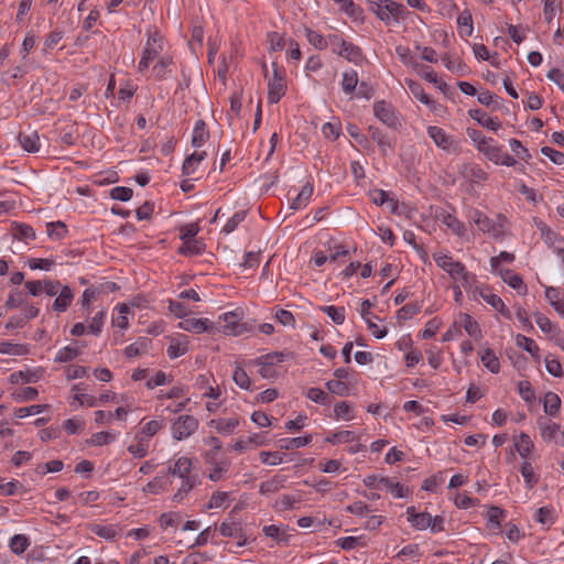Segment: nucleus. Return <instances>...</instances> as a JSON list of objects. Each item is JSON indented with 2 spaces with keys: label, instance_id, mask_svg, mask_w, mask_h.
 I'll return each mask as SVG.
<instances>
[{
  "label": "nucleus",
  "instance_id": "f257e3e1",
  "mask_svg": "<svg viewBox=\"0 0 564 564\" xmlns=\"http://www.w3.org/2000/svg\"><path fill=\"white\" fill-rule=\"evenodd\" d=\"M468 217L476 224L479 230L488 234L495 239H501L505 236L506 216L499 214L496 219L489 218L479 209H470Z\"/></svg>",
  "mask_w": 564,
  "mask_h": 564
},
{
  "label": "nucleus",
  "instance_id": "f03ea898",
  "mask_svg": "<svg viewBox=\"0 0 564 564\" xmlns=\"http://www.w3.org/2000/svg\"><path fill=\"white\" fill-rule=\"evenodd\" d=\"M148 39L138 65L140 73L145 72L150 63L154 61L164 50V36L159 31H148Z\"/></svg>",
  "mask_w": 564,
  "mask_h": 564
},
{
  "label": "nucleus",
  "instance_id": "7ed1b4c3",
  "mask_svg": "<svg viewBox=\"0 0 564 564\" xmlns=\"http://www.w3.org/2000/svg\"><path fill=\"white\" fill-rule=\"evenodd\" d=\"M273 74L269 77L267 65L263 64L264 77L268 78V100L278 104L286 91L285 72L275 62L272 63Z\"/></svg>",
  "mask_w": 564,
  "mask_h": 564
},
{
  "label": "nucleus",
  "instance_id": "20e7f679",
  "mask_svg": "<svg viewBox=\"0 0 564 564\" xmlns=\"http://www.w3.org/2000/svg\"><path fill=\"white\" fill-rule=\"evenodd\" d=\"M371 11L387 25L399 23L403 18L405 8L392 0L371 2Z\"/></svg>",
  "mask_w": 564,
  "mask_h": 564
},
{
  "label": "nucleus",
  "instance_id": "39448f33",
  "mask_svg": "<svg viewBox=\"0 0 564 564\" xmlns=\"http://www.w3.org/2000/svg\"><path fill=\"white\" fill-rule=\"evenodd\" d=\"M429 137L435 145L449 154H459L462 152V140L446 133V131L436 126H429L426 129Z\"/></svg>",
  "mask_w": 564,
  "mask_h": 564
},
{
  "label": "nucleus",
  "instance_id": "423d86ee",
  "mask_svg": "<svg viewBox=\"0 0 564 564\" xmlns=\"http://www.w3.org/2000/svg\"><path fill=\"white\" fill-rule=\"evenodd\" d=\"M478 151L495 164H501L506 166H514L517 164V160L505 152L502 147L497 144L492 138H488L486 141H482V144L479 145Z\"/></svg>",
  "mask_w": 564,
  "mask_h": 564
},
{
  "label": "nucleus",
  "instance_id": "0eeeda50",
  "mask_svg": "<svg viewBox=\"0 0 564 564\" xmlns=\"http://www.w3.org/2000/svg\"><path fill=\"white\" fill-rule=\"evenodd\" d=\"M373 113L383 124L392 129L401 128L400 115L397 109L384 100L373 104Z\"/></svg>",
  "mask_w": 564,
  "mask_h": 564
},
{
  "label": "nucleus",
  "instance_id": "6e6552de",
  "mask_svg": "<svg viewBox=\"0 0 564 564\" xmlns=\"http://www.w3.org/2000/svg\"><path fill=\"white\" fill-rule=\"evenodd\" d=\"M198 425V420L193 415H180L172 424V435L176 441L185 440L197 431Z\"/></svg>",
  "mask_w": 564,
  "mask_h": 564
},
{
  "label": "nucleus",
  "instance_id": "1a4fd4ad",
  "mask_svg": "<svg viewBox=\"0 0 564 564\" xmlns=\"http://www.w3.org/2000/svg\"><path fill=\"white\" fill-rule=\"evenodd\" d=\"M433 259L436 264L445 272H447L451 279L454 281L459 279V274L463 273V270L466 268L464 263L460 261H455L451 256L443 252H434Z\"/></svg>",
  "mask_w": 564,
  "mask_h": 564
},
{
  "label": "nucleus",
  "instance_id": "9d476101",
  "mask_svg": "<svg viewBox=\"0 0 564 564\" xmlns=\"http://www.w3.org/2000/svg\"><path fill=\"white\" fill-rule=\"evenodd\" d=\"M435 220L451 229L458 237L465 234V225L452 213L443 207H436L433 213Z\"/></svg>",
  "mask_w": 564,
  "mask_h": 564
},
{
  "label": "nucleus",
  "instance_id": "9b49d317",
  "mask_svg": "<svg viewBox=\"0 0 564 564\" xmlns=\"http://www.w3.org/2000/svg\"><path fill=\"white\" fill-rule=\"evenodd\" d=\"M223 332L227 335L238 336L247 330L245 323H241L239 315L235 312L225 313L223 316Z\"/></svg>",
  "mask_w": 564,
  "mask_h": 564
},
{
  "label": "nucleus",
  "instance_id": "f8f14e48",
  "mask_svg": "<svg viewBox=\"0 0 564 564\" xmlns=\"http://www.w3.org/2000/svg\"><path fill=\"white\" fill-rule=\"evenodd\" d=\"M541 435L545 442H554L556 444H564V431L560 424L549 421L547 423L540 424Z\"/></svg>",
  "mask_w": 564,
  "mask_h": 564
},
{
  "label": "nucleus",
  "instance_id": "ddd939ff",
  "mask_svg": "<svg viewBox=\"0 0 564 564\" xmlns=\"http://www.w3.org/2000/svg\"><path fill=\"white\" fill-rule=\"evenodd\" d=\"M333 51L355 64H359L362 61L361 48L351 42L340 41V48H334Z\"/></svg>",
  "mask_w": 564,
  "mask_h": 564
},
{
  "label": "nucleus",
  "instance_id": "4468645a",
  "mask_svg": "<svg viewBox=\"0 0 564 564\" xmlns=\"http://www.w3.org/2000/svg\"><path fill=\"white\" fill-rule=\"evenodd\" d=\"M462 175L473 183L485 182L488 178V173L476 163H465L460 170Z\"/></svg>",
  "mask_w": 564,
  "mask_h": 564
},
{
  "label": "nucleus",
  "instance_id": "2eb2a0df",
  "mask_svg": "<svg viewBox=\"0 0 564 564\" xmlns=\"http://www.w3.org/2000/svg\"><path fill=\"white\" fill-rule=\"evenodd\" d=\"M543 241L557 254L564 252V239L546 226L540 228Z\"/></svg>",
  "mask_w": 564,
  "mask_h": 564
},
{
  "label": "nucleus",
  "instance_id": "dca6fc26",
  "mask_svg": "<svg viewBox=\"0 0 564 564\" xmlns=\"http://www.w3.org/2000/svg\"><path fill=\"white\" fill-rule=\"evenodd\" d=\"M368 130L371 139L377 142L380 152L383 155H387L389 152H393V145L391 140L380 128L370 126Z\"/></svg>",
  "mask_w": 564,
  "mask_h": 564
},
{
  "label": "nucleus",
  "instance_id": "f3484780",
  "mask_svg": "<svg viewBox=\"0 0 564 564\" xmlns=\"http://www.w3.org/2000/svg\"><path fill=\"white\" fill-rule=\"evenodd\" d=\"M408 521L416 530H425L430 527L431 514L427 512L417 513L415 507H408L406 509Z\"/></svg>",
  "mask_w": 564,
  "mask_h": 564
},
{
  "label": "nucleus",
  "instance_id": "a211bd4d",
  "mask_svg": "<svg viewBox=\"0 0 564 564\" xmlns=\"http://www.w3.org/2000/svg\"><path fill=\"white\" fill-rule=\"evenodd\" d=\"M470 118L476 120L480 126L490 129L492 131H498L501 128V122L498 118L487 117L486 113L481 109H470L468 111Z\"/></svg>",
  "mask_w": 564,
  "mask_h": 564
},
{
  "label": "nucleus",
  "instance_id": "6ab92c4d",
  "mask_svg": "<svg viewBox=\"0 0 564 564\" xmlns=\"http://www.w3.org/2000/svg\"><path fill=\"white\" fill-rule=\"evenodd\" d=\"M502 281L507 283L510 288L518 290L519 292L522 290V293L527 292V285L523 283L522 278L514 273L510 269H499V271H496Z\"/></svg>",
  "mask_w": 564,
  "mask_h": 564
},
{
  "label": "nucleus",
  "instance_id": "aec40b11",
  "mask_svg": "<svg viewBox=\"0 0 564 564\" xmlns=\"http://www.w3.org/2000/svg\"><path fill=\"white\" fill-rule=\"evenodd\" d=\"M73 300V290L68 285H65L59 291L58 296L55 299L52 307L55 312L63 313L69 307Z\"/></svg>",
  "mask_w": 564,
  "mask_h": 564
},
{
  "label": "nucleus",
  "instance_id": "412c9836",
  "mask_svg": "<svg viewBox=\"0 0 564 564\" xmlns=\"http://www.w3.org/2000/svg\"><path fill=\"white\" fill-rule=\"evenodd\" d=\"M481 299L491 305L496 311H498L503 317L511 318V312L506 307L503 301L497 294H494L489 291L480 292Z\"/></svg>",
  "mask_w": 564,
  "mask_h": 564
},
{
  "label": "nucleus",
  "instance_id": "4be33fe9",
  "mask_svg": "<svg viewBox=\"0 0 564 564\" xmlns=\"http://www.w3.org/2000/svg\"><path fill=\"white\" fill-rule=\"evenodd\" d=\"M40 137L36 131H31L29 133L21 132L19 134V142L23 150L30 153H35L40 150Z\"/></svg>",
  "mask_w": 564,
  "mask_h": 564
},
{
  "label": "nucleus",
  "instance_id": "5701e85b",
  "mask_svg": "<svg viewBox=\"0 0 564 564\" xmlns=\"http://www.w3.org/2000/svg\"><path fill=\"white\" fill-rule=\"evenodd\" d=\"M208 425L214 427L220 434H231L239 425V420L237 417L213 419L208 422Z\"/></svg>",
  "mask_w": 564,
  "mask_h": 564
},
{
  "label": "nucleus",
  "instance_id": "b1692460",
  "mask_svg": "<svg viewBox=\"0 0 564 564\" xmlns=\"http://www.w3.org/2000/svg\"><path fill=\"white\" fill-rule=\"evenodd\" d=\"M151 347V339L148 337H140L134 343L126 347L124 354L128 358H133L148 352Z\"/></svg>",
  "mask_w": 564,
  "mask_h": 564
},
{
  "label": "nucleus",
  "instance_id": "393cba45",
  "mask_svg": "<svg viewBox=\"0 0 564 564\" xmlns=\"http://www.w3.org/2000/svg\"><path fill=\"white\" fill-rule=\"evenodd\" d=\"M200 484L197 475H191L186 478H182V485L177 492L174 495L173 500L176 502L182 501L186 495Z\"/></svg>",
  "mask_w": 564,
  "mask_h": 564
},
{
  "label": "nucleus",
  "instance_id": "a878e982",
  "mask_svg": "<svg viewBox=\"0 0 564 564\" xmlns=\"http://www.w3.org/2000/svg\"><path fill=\"white\" fill-rule=\"evenodd\" d=\"M209 138V131L207 130L204 120H197L193 129L192 145L200 148Z\"/></svg>",
  "mask_w": 564,
  "mask_h": 564
},
{
  "label": "nucleus",
  "instance_id": "bb28decb",
  "mask_svg": "<svg viewBox=\"0 0 564 564\" xmlns=\"http://www.w3.org/2000/svg\"><path fill=\"white\" fill-rule=\"evenodd\" d=\"M313 184L311 182H307L300 193L296 195V197L291 203V208L296 210L305 207L308 204L310 198L313 195Z\"/></svg>",
  "mask_w": 564,
  "mask_h": 564
},
{
  "label": "nucleus",
  "instance_id": "cd10ccee",
  "mask_svg": "<svg viewBox=\"0 0 564 564\" xmlns=\"http://www.w3.org/2000/svg\"><path fill=\"white\" fill-rule=\"evenodd\" d=\"M405 84L408 86L409 91L419 99L422 104L433 107L434 101L425 94L423 86L415 80L405 79Z\"/></svg>",
  "mask_w": 564,
  "mask_h": 564
},
{
  "label": "nucleus",
  "instance_id": "c85d7f7f",
  "mask_svg": "<svg viewBox=\"0 0 564 564\" xmlns=\"http://www.w3.org/2000/svg\"><path fill=\"white\" fill-rule=\"evenodd\" d=\"M395 53L404 65L411 66L416 73H420L421 69L424 68L423 64H420L414 59L411 50L408 46H397Z\"/></svg>",
  "mask_w": 564,
  "mask_h": 564
},
{
  "label": "nucleus",
  "instance_id": "c756f323",
  "mask_svg": "<svg viewBox=\"0 0 564 564\" xmlns=\"http://www.w3.org/2000/svg\"><path fill=\"white\" fill-rule=\"evenodd\" d=\"M208 319L204 318H188L180 323V327L184 330L195 334H202L208 330Z\"/></svg>",
  "mask_w": 564,
  "mask_h": 564
},
{
  "label": "nucleus",
  "instance_id": "7c9ffc66",
  "mask_svg": "<svg viewBox=\"0 0 564 564\" xmlns=\"http://www.w3.org/2000/svg\"><path fill=\"white\" fill-rule=\"evenodd\" d=\"M173 58L170 55L162 56L153 66L152 72L156 79L162 80L172 72Z\"/></svg>",
  "mask_w": 564,
  "mask_h": 564
},
{
  "label": "nucleus",
  "instance_id": "2f4dec72",
  "mask_svg": "<svg viewBox=\"0 0 564 564\" xmlns=\"http://www.w3.org/2000/svg\"><path fill=\"white\" fill-rule=\"evenodd\" d=\"M457 24L459 28V34L462 36H471L474 26H473V15L471 12L466 9L462 11L457 18Z\"/></svg>",
  "mask_w": 564,
  "mask_h": 564
},
{
  "label": "nucleus",
  "instance_id": "473e14b6",
  "mask_svg": "<svg viewBox=\"0 0 564 564\" xmlns=\"http://www.w3.org/2000/svg\"><path fill=\"white\" fill-rule=\"evenodd\" d=\"M167 485L166 475L156 476L143 487V492L159 495L166 490Z\"/></svg>",
  "mask_w": 564,
  "mask_h": 564
},
{
  "label": "nucleus",
  "instance_id": "72a5a7b5",
  "mask_svg": "<svg viewBox=\"0 0 564 564\" xmlns=\"http://www.w3.org/2000/svg\"><path fill=\"white\" fill-rule=\"evenodd\" d=\"M205 245L197 239H186L178 252L184 256H197L203 252Z\"/></svg>",
  "mask_w": 564,
  "mask_h": 564
},
{
  "label": "nucleus",
  "instance_id": "f704fd0d",
  "mask_svg": "<svg viewBox=\"0 0 564 564\" xmlns=\"http://www.w3.org/2000/svg\"><path fill=\"white\" fill-rule=\"evenodd\" d=\"M463 326L466 333L474 337L475 339H479L482 337L480 326L477 321H475L469 314H462Z\"/></svg>",
  "mask_w": 564,
  "mask_h": 564
},
{
  "label": "nucleus",
  "instance_id": "c9c22d12",
  "mask_svg": "<svg viewBox=\"0 0 564 564\" xmlns=\"http://www.w3.org/2000/svg\"><path fill=\"white\" fill-rule=\"evenodd\" d=\"M514 446L520 456L527 458L534 445L528 434L521 433L516 440Z\"/></svg>",
  "mask_w": 564,
  "mask_h": 564
},
{
  "label": "nucleus",
  "instance_id": "e433bc0d",
  "mask_svg": "<svg viewBox=\"0 0 564 564\" xmlns=\"http://www.w3.org/2000/svg\"><path fill=\"white\" fill-rule=\"evenodd\" d=\"M206 152H194L187 156L183 163L182 171L185 175L194 173L196 166L205 159Z\"/></svg>",
  "mask_w": 564,
  "mask_h": 564
},
{
  "label": "nucleus",
  "instance_id": "4c0bfd02",
  "mask_svg": "<svg viewBox=\"0 0 564 564\" xmlns=\"http://www.w3.org/2000/svg\"><path fill=\"white\" fill-rule=\"evenodd\" d=\"M517 345L528 351L535 360L540 359L539 356V347L532 338H529L524 335H517L516 338Z\"/></svg>",
  "mask_w": 564,
  "mask_h": 564
},
{
  "label": "nucleus",
  "instance_id": "58836bf2",
  "mask_svg": "<svg viewBox=\"0 0 564 564\" xmlns=\"http://www.w3.org/2000/svg\"><path fill=\"white\" fill-rule=\"evenodd\" d=\"M561 409V399L554 392H547L544 397V412L551 416L558 413Z\"/></svg>",
  "mask_w": 564,
  "mask_h": 564
},
{
  "label": "nucleus",
  "instance_id": "ea45409f",
  "mask_svg": "<svg viewBox=\"0 0 564 564\" xmlns=\"http://www.w3.org/2000/svg\"><path fill=\"white\" fill-rule=\"evenodd\" d=\"M281 449H294L308 445L312 442V435L297 436L293 438H283L280 441Z\"/></svg>",
  "mask_w": 564,
  "mask_h": 564
},
{
  "label": "nucleus",
  "instance_id": "a19ab883",
  "mask_svg": "<svg viewBox=\"0 0 564 564\" xmlns=\"http://www.w3.org/2000/svg\"><path fill=\"white\" fill-rule=\"evenodd\" d=\"M481 362L492 373H498L500 371L499 359L490 348L485 349L481 355Z\"/></svg>",
  "mask_w": 564,
  "mask_h": 564
},
{
  "label": "nucleus",
  "instance_id": "79ce46f5",
  "mask_svg": "<svg viewBox=\"0 0 564 564\" xmlns=\"http://www.w3.org/2000/svg\"><path fill=\"white\" fill-rule=\"evenodd\" d=\"M220 534L228 538H242V527L240 523L224 521L219 527Z\"/></svg>",
  "mask_w": 564,
  "mask_h": 564
},
{
  "label": "nucleus",
  "instance_id": "37998d69",
  "mask_svg": "<svg viewBox=\"0 0 564 564\" xmlns=\"http://www.w3.org/2000/svg\"><path fill=\"white\" fill-rule=\"evenodd\" d=\"M28 347L22 344H14L10 341L0 343V354L23 356L28 354Z\"/></svg>",
  "mask_w": 564,
  "mask_h": 564
},
{
  "label": "nucleus",
  "instance_id": "c03bdc74",
  "mask_svg": "<svg viewBox=\"0 0 564 564\" xmlns=\"http://www.w3.org/2000/svg\"><path fill=\"white\" fill-rule=\"evenodd\" d=\"M305 35L307 41L319 51L325 50L328 46V41L322 34L313 31L310 28H305Z\"/></svg>",
  "mask_w": 564,
  "mask_h": 564
},
{
  "label": "nucleus",
  "instance_id": "a18cd8bd",
  "mask_svg": "<svg viewBox=\"0 0 564 564\" xmlns=\"http://www.w3.org/2000/svg\"><path fill=\"white\" fill-rule=\"evenodd\" d=\"M358 85V74L356 70H349L343 75V90L345 94L350 95L355 91Z\"/></svg>",
  "mask_w": 564,
  "mask_h": 564
},
{
  "label": "nucleus",
  "instance_id": "49530a36",
  "mask_svg": "<svg viewBox=\"0 0 564 564\" xmlns=\"http://www.w3.org/2000/svg\"><path fill=\"white\" fill-rule=\"evenodd\" d=\"M421 307L419 303H408L397 312V318L399 321L410 319L421 312Z\"/></svg>",
  "mask_w": 564,
  "mask_h": 564
},
{
  "label": "nucleus",
  "instance_id": "de8ad7c7",
  "mask_svg": "<svg viewBox=\"0 0 564 564\" xmlns=\"http://www.w3.org/2000/svg\"><path fill=\"white\" fill-rule=\"evenodd\" d=\"M321 311L326 313L330 319L337 324L341 325L345 322V308L339 306H322Z\"/></svg>",
  "mask_w": 564,
  "mask_h": 564
},
{
  "label": "nucleus",
  "instance_id": "09e8293b",
  "mask_svg": "<svg viewBox=\"0 0 564 564\" xmlns=\"http://www.w3.org/2000/svg\"><path fill=\"white\" fill-rule=\"evenodd\" d=\"M535 520L543 525H551L554 522V509L549 506L539 508L535 512Z\"/></svg>",
  "mask_w": 564,
  "mask_h": 564
},
{
  "label": "nucleus",
  "instance_id": "8fccbe9b",
  "mask_svg": "<svg viewBox=\"0 0 564 564\" xmlns=\"http://www.w3.org/2000/svg\"><path fill=\"white\" fill-rule=\"evenodd\" d=\"M39 375L35 371H15L10 375V382L11 383H19V382H36L39 380Z\"/></svg>",
  "mask_w": 564,
  "mask_h": 564
},
{
  "label": "nucleus",
  "instance_id": "3c124183",
  "mask_svg": "<svg viewBox=\"0 0 564 564\" xmlns=\"http://www.w3.org/2000/svg\"><path fill=\"white\" fill-rule=\"evenodd\" d=\"M521 475L524 478L525 485L529 489L533 488L538 482V477L534 474L531 463L524 460L521 466Z\"/></svg>",
  "mask_w": 564,
  "mask_h": 564
},
{
  "label": "nucleus",
  "instance_id": "603ef678",
  "mask_svg": "<svg viewBox=\"0 0 564 564\" xmlns=\"http://www.w3.org/2000/svg\"><path fill=\"white\" fill-rule=\"evenodd\" d=\"M477 99L481 105L490 107L492 111L500 108L498 97L489 90L479 93Z\"/></svg>",
  "mask_w": 564,
  "mask_h": 564
},
{
  "label": "nucleus",
  "instance_id": "864d4df0",
  "mask_svg": "<svg viewBox=\"0 0 564 564\" xmlns=\"http://www.w3.org/2000/svg\"><path fill=\"white\" fill-rule=\"evenodd\" d=\"M80 354V350L75 347L66 346L58 350L55 357V361L57 362H68L74 360L78 355Z\"/></svg>",
  "mask_w": 564,
  "mask_h": 564
},
{
  "label": "nucleus",
  "instance_id": "5fc2aeb1",
  "mask_svg": "<svg viewBox=\"0 0 564 564\" xmlns=\"http://www.w3.org/2000/svg\"><path fill=\"white\" fill-rule=\"evenodd\" d=\"M192 466H193V463H192V459L188 458V457H180L177 460H176V473H177V477H180L181 479L182 478H186L192 474Z\"/></svg>",
  "mask_w": 564,
  "mask_h": 564
},
{
  "label": "nucleus",
  "instance_id": "6e6d98bb",
  "mask_svg": "<svg viewBox=\"0 0 564 564\" xmlns=\"http://www.w3.org/2000/svg\"><path fill=\"white\" fill-rule=\"evenodd\" d=\"M29 546L28 538L23 534H17L10 540V549L15 554H22Z\"/></svg>",
  "mask_w": 564,
  "mask_h": 564
},
{
  "label": "nucleus",
  "instance_id": "4d7b16f0",
  "mask_svg": "<svg viewBox=\"0 0 564 564\" xmlns=\"http://www.w3.org/2000/svg\"><path fill=\"white\" fill-rule=\"evenodd\" d=\"M66 232V226L62 221L47 224V235L53 239L59 240L65 237Z\"/></svg>",
  "mask_w": 564,
  "mask_h": 564
},
{
  "label": "nucleus",
  "instance_id": "13d9d810",
  "mask_svg": "<svg viewBox=\"0 0 564 564\" xmlns=\"http://www.w3.org/2000/svg\"><path fill=\"white\" fill-rule=\"evenodd\" d=\"M64 467V463L59 459L47 462L43 465H39L36 468V473L41 476L46 475L47 473H57L61 471Z\"/></svg>",
  "mask_w": 564,
  "mask_h": 564
},
{
  "label": "nucleus",
  "instance_id": "bf43d9fd",
  "mask_svg": "<svg viewBox=\"0 0 564 564\" xmlns=\"http://www.w3.org/2000/svg\"><path fill=\"white\" fill-rule=\"evenodd\" d=\"M46 408V404H34L30 406L19 408L14 411V415L19 419H23L29 415L42 413Z\"/></svg>",
  "mask_w": 564,
  "mask_h": 564
},
{
  "label": "nucleus",
  "instance_id": "052dcab7",
  "mask_svg": "<svg viewBox=\"0 0 564 564\" xmlns=\"http://www.w3.org/2000/svg\"><path fill=\"white\" fill-rule=\"evenodd\" d=\"M509 144L511 151L514 152L520 160L528 162L531 159V154L529 153L528 149L523 147L521 141L518 139H510Z\"/></svg>",
  "mask_w": 564,
  "mask_h": 564
},
{
  "label": "nucleus",
  "instance_id": "680f3d73",
  "mask_svg": "<svg viewBox=\"0 0 564 564\" xmlns=\"http://www.w3.org/2000/svg\"><path fill=\"white\" fill-rule=\"evenodd\" d=\"M232 379L241 389L248 390L250 388V378L243 368L236 367Z\"/></svg>",
  "mask_w": 564,
  "mask_h": 564
},
{
  "label": "nucleus",
  "instance_id": "e2e57ef3",
  "mask_svg": "<svg viewBox=\"0 0 564 564\" xmlns=\"http://www.w3.org/2000/svg\"><path fill=\"white\" fill-rule=\"evenodd\" d=\"M149 443L141 438L137 444H131L128 447V452L135 458H143L148 454Z\"/></svg>",
  "mask_w": 564,
  "mask_h": 564
},
{
  "label": "nucleus",
  "instance_id": "0e129e2a",
  "mask_svg": "<svg viewBox=\"0 0 564 564\" xmlns=\"http://www.w3.org/2000/svg\"><path fill=\"white\" fill-rule=\"evenodd\" d=\"M445 66L448 70L456 73L457 75L464 76L466 70V65L460 58L451 59L445 56L444 58Z\"/></svg>",
  "mask_w": 564,
  "mask_h": 564
},
{
  "label": "nucleus",
  "instance_id": "69168bd1",
  "mask_svg": "<svg viewBox=\"0 0 564 564\" xmlns=\"http://www.w3.org/2000/svg\"><path fill=\"white\" fill-rule=\"evenodd\" d=\"M281 488V480L273 478L271 480L261 482L259 487V492L261 495H271L278 492Z\"/></svg>",
  "mask_w": 564,
  "mask_h": 564
},
{
  "label": "nucleus",
  "instance_id": "338daca9",
  "mask_svg": "<svg viewBox=\"0 0 564 564\" xmlns=\"http://www.w3.org/2000/svg\"><path fill=\"white\" fill-rule=\"evenodd\" d=\"M326 387L330 393L341 397L347 395L349 392L347 383L343 382L341 380H329L327 381Z\"/></svg>",
  "mask_w": 564,
  "mask_h": 564
},
{
  "label": "nucleus",
  "instance_id": "774afa93",
  "mask_svg": "<svg viewBox=\"0 0 564 564\" xmlns=\"http://www.w3.org/2000/svg\"><path fill=\"white\" fill-rule=\"evenodd\" d=\"M541 153L549 158L554 164L556 165H563L564 164V153L561 151H557L550 147H543L541 149Z\"/></svg>",
  "mask_w": 564,
  "mask_h": 564
}]
</instances>
